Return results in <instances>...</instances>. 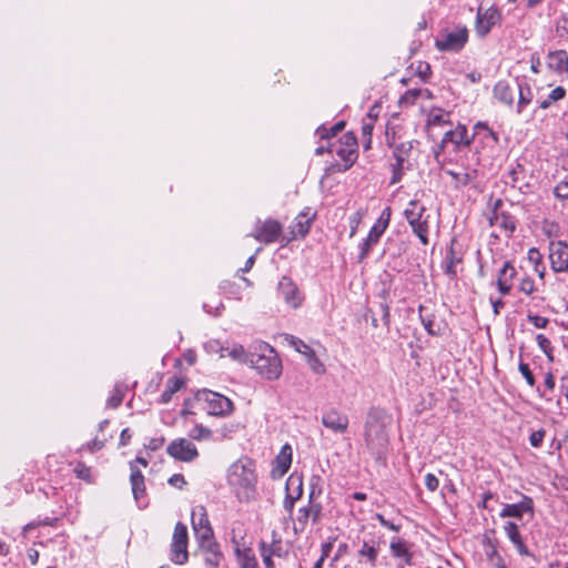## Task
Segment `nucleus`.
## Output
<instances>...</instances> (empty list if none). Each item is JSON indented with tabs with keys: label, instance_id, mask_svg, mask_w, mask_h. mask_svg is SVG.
<instances>
[{
	"label": "nucleus",
	"instance_id": "f257e3e1",
	"mask_svg": "<svg viewBox=\"0 0 568 568\" xmlns=\"http://www.w3.org/2000/svg\"><path fill=\"white\" fill-rule=\"evenodd\" d=\"M227 484L240 503H250L257 497V474L255 463L243 457L227 469Z\"/></svg>",
	"mask_w": 568,
	"mask_h": 568
},
{
	"label": "nucleus",
	"instance_id": "f03ea898",
	"mask_svg": "<svg viewBox=\"0 0 568 568\" xmlns=\"http://www.w3.org/2000/svg\"><path fill=\"white\" fill-rule=\"evenodd\" d=\"M250 364L266 379H277L282 374L280 357L272 346L263 342L254 345Z\"/></svg>",
	"mask_w": 568,
	"mask_h": 568
},
{
	"label": "nucleus",
	"instance_id": "7ed1b4c3",
	"mask_svg": "<svg viewBox=\"0 0 568 568\" xmlns=\"http://www.w3.org/2000/svg\"><path fill=\"white\" fill-rule=\"evenodd\" d=\"M404 216L410 225L413 233L419 239L422 244H428L429 215L426 214V207L417 200L408 202L404 210Z\"/></svg>",
	"mask_w": 568,
	"mask_h": 568
},
{
	"label": "nucleus",
	"instance_id": "20e7f679",
	"mask_svg": "<svg viewBox=\"0 0 568 568\" xmlns=\"http://www.w3.org/2000/svg\"><path fill=\"white\" fill-rule=\"evenodd\" d=\"M365 442L369 452L377 460L382 459L388 443L385 425L371 415L365 426Z\"/></svg>",
	"mask_w": 568,
	"mask_h": 568
},
{
	"label": "nucleus",
	"instance_id": "39448f33",
	"mask_svg": "<svg viewBox=\"0 0 568 568\" xmlns=\"http://www.w3.org/2000/svg\"><path fill=\"white\" fill-rule=\"evenodd\" d=\"M322 509L321 503L314 499V490H312L307 504L301 506L292 516L294 532H304L311 524H316L321 519Z\"/></svg>",
	"mask_w": 568,
	"mask_h": 568
},
{
	"label": "nucleus",
	"instance_id": "423d86ee",
	"mask_svg": "<svg viewBox=\"0 0 568 568\" xmlns=\"http://www.w3.org/2000/svg\"><path fill=\"white\" fill-rule=\"evenodd\" d=\"M478 159L473 158L466 164H457L454 168L445 169V173L449 175L454 181L456 189H463L470 186L474 189L478 187Z\"/></svg>",
	"mask_w": 568,
	"mask_h": 568
},
{
	"label": "nucleus",
	"instance_id": "0eeeda50",
	"mask_svg": "<svg viewBox=\"0 0 568 568\" xmlns=\"http://www.w3.org/2000/svg\"><path fill=\"white\" fill-rule=\"evenodd\" d=\"M468 40L466 27H456L453 30H446L440 33L436 40V47L440 51L456 52L464 48Z\"/></svg>",
	"mask_w": 568,
	"mask_h": 568
},
{
	"label": "nucleus",
	"instance_id": "6e6552de",
	"mask_svg": "<svg viewBox=\"0 0 568 568\" xmlns=\"http://www.w3.org/2000/svg\"><path fill=\"white\" fill-rule=\"evenodd\" d=\"M187 528L184 524L178 523L175 525L171 542V560L174 564L183 565L187 561Z\"/></svg>",
	"mask_w": 568,
	"mask_h": 568
},
{
	"label": "nucleus",
	"instance_id": "1a4fd4ad",
	"mask_svg": "<svg viewBox=\"0 0 568 568\" xmlns=\"http://www.w3.org/2000/svg\"><path fill=\"white\" fill-rule=\"evenodd\" d=\"M201 396L210 415L224 416L233 412V403L219 393L203 390Z\"/></svg>",
	"mask_w": 568,
	"mask_h": 568
},
{
	"label": "nucleus",
	"instance_id": "9d476101",
	"mask_svg": "<svg viewBox=\"0 0 568 568\" xmlns=\"http://www.w3.org/2000/svg\"><path fill=\"white\" fill-rule=\"evenodd\" d=\"M166 452L172 458L184 463H190L199 456L195 445L186 438L172 440Z\"/></svg>",
	"mask_w": 568,
	"mask_h": 568
},
{
	"label": "nucleus",
	"instance_id": "9b49d317",
	"mask_svg": "<svg viewBox=\"0 0 568 568\" xmlns=\"http://www.w3.org/2000/svg\"><path fill=\"white\" fill-rule=\"evenodd\" d=\"M277 291L281 298L291 308H298L304 301L300 288L290 277L283 276L280 280Z\"/></svg>",
	"mask_w": 568,
	"mask_h": 568
},
{
	"label": "nucleus",
	"instance_id": "f8f14e48",
	"mask_svg": "<svg viewBox=\"0 0 568 568\" xmlns=\"http://www.w3.org/2000/svg\"><path fill=\"white\" fill-rule=\"evenodd\" d=\"M501 19L499 10L495 7L483 10L478 9L476 16L475 30L479 37H485L489 33L491 28L497 24Z\"/></svg>",
	"mask_w": 568,
	"mask_h": 568
},
{
	"label": "nucleus",
	"instance_id": "ddd939ff",
	"mask_svg": "<svg viewBox=\"0 0 568 568\" xmlns=\"http://www.w3.org/2000/svg\"><path fill=\"white\" fill-rule=\"evenodd\" d=\"M322 425L334 434H344L349 424L347 415L336 408L325 410L321 418Z\"/></svg>",
	"mask_w": 568,
	"mask_h": 568
},
{
	"label": "nucleus",
	"instance_id": "4468645a",
	"mask_svg": "<svg viewBox=\"0 0 568 568\" xmlns=\"http://www.w3.org/2000/svg\"><path fill=\"white\" fill-rule=\"evenodd\" d=\"M549 260L555 272L568 270V244L562 241L551 242L549 245Z\"/></svg>",
	"mask_w": 568,
	"mask_h": 568
},
{
	"label": "nucleus",
	"instance_id": "2eb2a0df",
	"mask_svg": "<svg viewBox=\"0 0 568 568\" xmlns=\"http://www.w3.org/2000/svg\"><path fill=\"white\" fill-rule=\"evenodd\" d=\"M260 552L263 559V562L266 568H274V562L272 558L282 557L284 555V548L282 538H276L275 540H262L260 542Z\"/></svg>",
	"mask_w": 568,
	"mask_h": 568
},
{
	"label": "nucleus",
	"instance_id": "dca6fc26",
	"mask_svg": "<svg viewBox=\"0 0 568 568\" xmlns=\"http://www.w3.org/2000/svg\"><path fill=\"white\" fill-rule=\"evenodd\" d=\"M282 232V225L275 220H266L254 232L253 236L264 243L275 242Z\"/></svg>",
	"mask_w": 568,
	"mask_h": 568
},
{
	"label": "nucleus",
	"instance_id": "f3484780",
	"mask_svg": "<svg viewBox=\"0 0 568 568\" xmlns=\"http://www.w3.org/2000/svg\"><path fill=\"white\" fill-rule=\"evenodd\" d=\"M526 513L530 514V516L534 515V501L530 497L523 496L521 500L517 504H506L499 516L501 518L515 517L520 519Z\"/></svg>",
	"mask_w": 568,
	"mask_h": 568
},
{
	"label": "nucleus",
	"instance_id": "a211bd4d",
	"mask_svg": "<svg viewBox=\"0 0 568 568\" xmlns=\"http://www.w3.org/2000/svg\"><path fill=\"white\" fill-rule=\"evenodd\" d=\"M389 550L392 556L400 561V565H412V545L407 540L394 537L390 540Z\"/></svg>",
	"mask_w": 568,
	"mask_h": 568
},
{
	"label": "nucleus",
	"instance_id": "6ab92c4d",
	"mask_svg": "<svg viewBox=\"0 0 568 568\" xmlns=\"http://www.w3.org/2000/svg\"><path fill=\"white\" fill-rule=\"evenodd\" d=\"M302 478L300 476L291 475L286 481L287 495L284 500V508L286 511H293L294 504L302 496Z\"/></svg>",
	"mask_w": 568,
	"mask_h": 568
},
{
	"label": "nucleus",
	"instance_id": "aec40b11",
	"mask_svg": "<svg viewBox=\"0 0 568 568\" xmlns=\"http://www.w3.org/2000/svg\"><path fill=\"white\" fill-rule=\"evenodd\" d=\"M293 449L290 444L282 446L278 455L275 458V465L272 470L273 476L282 477L287 473L292 465Z\"/></svg>",
	"mask_w": 568,
	"mask_h": 568
},
{
	"label": "nucleus",
	"instance_id": "412c9836",
	"mask_svg": "<svg viewBox=\"0 0 568 568\" xmlns=\"http://www.w3.org/2000/svg\"><path fill=\"white\" fill-rule=\"evenodd\" d=\"M488 221L491 227L496 231H500L505 235H508L515 230L514 219L505 212L495 210L491 215L488 216Z\"/></svg>",
	"mask_w": 568,
	"mask_h": 568
},
{
	"label": "nucleus",
	"instance_id": "4be33fe9",
	"mask_svg": "<svg viewBox=\"0 0 568 568\" xmlns=\"http://www.w3.org/2000/svg\"><path fill=\"white\" fill-rule=\"evenodd\" d=\"M315 219V213L311 212V209H305L295 219L294 225L292 226V234L294 237H304Z\"/></svg>",
	"mask_w": 568,
	"mask_h": 568
},
{
	"label": "nucleus",
	"instance_id": "5701e85b",
	"mask_svg": "<svg viewBox=\"0 0 568 568\" xmlns=\"http://www.w3.org/2000/svg\"><path fill=\"white\" fill-rule=\"evenodd\" d=\"M471 139L473 138L468 135L466 126L458 124L454 130L445 133L443 144L447 145L448 143H452L455 146H467L470 144Z\"/></svg>",
	"mask_w": 568,
	"mask_h": 568
},
{
	"label": "nucleus",
	"instance_id": "b1692460",
	"mask_svg": "<svg viewBox=\"0 0 568 568\" xmlns=\"http://www.w3.org/2000/svg\"><path fill=\"white\" fill-rule=\"evenodd\" d=\"M547 64L556 73L568 77V54L565 50L550 52L547 55Z\"/></svg>",
	"mask_w": 568,
	"mask_h": 568
},
{
	"label": "nucleus",
	"instance_id": "393cba45",
	"mask_svg": "<svg viewBox=\"0 0 568 568\" xmlns=\"http://www.w3.org/2000/svg\"><path fill=\"white\" fill-rule=\"evenodd\" d=\"M516 275V270L514 265H511L509 262H506L501 270L499 271L498 277H497V287L498 291L506 295L510 292L513 286V280Z\"/></svg>",
	"mask_w": 568,
	"mask_h": 568
},
{
	"label": "nucleus",
	"instance_id": "a878e982",
	"mask_svg": "<svg viewBox=\"0 0 568 568\" xmlns=\"http://www.w3.org/2000/svg\"><path fill=\"white\" fill-rule=\"evenodd\" d=\"M392 211L390 207H385L375 224L372 226L367 237L369 239V242L378 243L381 236L388 227L389 221H390Z\"/></svg>",
	"mask_w": 568,
	"mask_h": 568
},
{
	"label": "nucleus",
	"instance_id": "bb28decb",
	"mask_svg": "<svg viewBox=\"0 0 568 568\" xmlns=\"http://www.w3.org/2000/svg\"><path fill=\"white\" fill-rule=\"evenodd\" d=\"M131 476L130 481L132 486V493L135 500H139L144 496L145 486H144V477L141 471L134 466L133 463H130Z\"/></svg>",
	"mask_w": 568,
	"mask_h": 568
},
{
	"label": "nucleus",
	"instance_id": "cd10ccee",
	"mask_svg": "<svg viewBox=\"0 0 568 568\" xmlns=\"http://www.w3.org/2000/svg\"><path fill=\"white\" fill-rule=\"evenodd\" d=\"M236 559L240 568H258L254 551L251 548H235Z\"/></svg>",
	"mask_w": 568,
	"mask_h": 568
},
{
	"label": "nucleus",
	"instance_id": "c85d7f7f",
	"mask_svg": "<svg viewBox=\"0 0 568 568\" xmlns=\"http://www.w3.org/2000/svg\"><path fill=\"white\" fill-rule=\"evenodd\" d=\"M349 145V148L337 145L333 151L336 153L338 158H341L345 162V170L348 169L356 159V139H351Z\"/></svg>",
	"mask_w": 568,
	"mask_h": 568
},
{
	"label": "nucleus",
	"instance_id": "c756f323",
	"mask_svg": "<svg viewBox=\"0 0 568 568\" xmlns=\"http://www.w3.org/2000/svg\"><path fill=\"white\" fill-rule=\"evenodd\" d=\"M494 95L500 102L511 105L515 99V92L505 81H499L494 88Z\"/></svg>",
	"mask_w": 568,
	"mask_h": 568
},
{
	"label": "nucleus",
	"instance_id": "7c9ffc66",
	"mask_svg": "<svg viewBox=\"0 0 568 568\" xmlns=\"http://www.w3.org/2000/svg\"><path fill=\"white\" fill-rule=\"evenodd\" d=\"M450 114L440 108H433L427 114V126L435 128L449 123Z\"/></svg>",
	"mask_w": 568,
	"mask_h": 568
},
{
	"label": "nucleus",
	"instance_id": "2f4dec72",
	"mask_svg": "<svg viewBox=\"0 0 568 568\" xmlns=\"http://www.w3.org/2000/svg\"><path fill=\"white\" fill-rule=\"evenodd\" d=\"M203 551L204 561L207 566L215 568L220 565L222 559V554L219 550V546L216 542L211 544L210 546L200 547Z\"/></svg>",
	"mask_w": 568,
	"mask_h": 568
},
{
	"label": "nucleus",
	"instance_id": "473e14b6",
	"mask_svg": "<svg viewBox=\"0 0 568 568\" xmlns=\"http://www.w3.org/2000/svg\"><path fill=\"white\" fill-rule=\"evenodd\" d=\"M505 531H506V535L508 536V538L511 540V542L516 546L517 550L521 555H527L528 551H527V548H526V546L524 545V542L521 540V537H520V534H519V530H518V526L515 523H513V521H508L505 525Z\"/></svg>",
	"mask_w": 568,
	"mask_h": 568
},
{
	"label": "nucleus",
	"instance_id": "72a5a7b5",
	"mask_svg": "<svg viewBox=\"0 0 568 568\" xmlns=\"http://www.w3.org/2000/svg\"><path fill=\"white\" fill-rule=\"evenodd\" d=\"M225 357H231L239 363H250L251 353H246L242 345H232L224 347Z\"/></svg>",
	"mask_w": 568,
	"mask_h": 568
},
{
	"label": "nucleus",
	"instance_id": "f704fd0d",
	"mask_svg": "<svg viewBox=\"0 0 568 568\" xmlns=\"http://www.w3.org/2000/svg\"><path fill=\"white\" fill-rule=\"evenodd\" d=\"M192 526L193 530L202 527H210V521L206 515V510L203 506H196L192 510Z\"/></svg>",
	"mask_w": 568,
	"mask_h": 568
},
{
	"label": "nucleus",
	"instance_id": "c9c22d12",
	"mask_svg": "<svg viewBox=\"0 0 568 568\" xmlns=\"http://www.w3.org/2000/svg\"><path fill=\"white\" fill-rule=\"evenodd\" d=\"M183 386V382L179 378H170L166 383L165 389L161 394V402L168 404L173 394H175Z\"/></svg>",
	"mask_w": 568,
	"mask_h": 568
},
{
	"label": "nucleus",
	"instance_id": "e433bc0d",
	"mask_svg": "<svg viewBox=\"0 0 568 568\" xmlns=\"http://www.w3.org/2000/svg\"><path fill=\"white\" fill-rule=\"evenodd\" d=\"M518 93H519V99H518V103H517V113L520 114V113H523L525 106H527L532 101L534 94L531 92V89L528 85H526V87L519 85Z\"/></svg>",
	"mask_w": 568,
	"mask_h": 568
},
{
	"label": "nucleus",
	"instance_id": "4c0bfd02",
	"mask_svg": "<svg viewBox=\"0 0 568 568\" xmlns=\"http://www.w3.org/2000/svg\"><path fill=\"white\" fill-rule=\"evenodd\" d=\"M420 97L429 98L430 93L428 92V90L412 89L406 91L405 94L402 95L399 103L402 105H409L413 104Z\"/></svg>",
	"mask_w": 568,
	"mask_h": 568
},
{
	"label": "nucleus",
	"instance_id": "58836bf2",
	"mask_svg": "<svg viewBox=\"0 0 568 568\" xmlns=\"http://www.w3.org/2000/svg\"><path fill=\"white\" fill-rule=\"evenodd\" d=\"M194 534L200 547L210 546L211 544L215 542L211 526L195 529Z\"/></svg>",
	"mask_w": 568,
	"mask_h": 568
},
{
	"label": "nucleus",
	"instance_id": "ea45409f",
	"mask_svg": "<svg viewBox=\"0 0 568 568\" xmlns=\"http://www.w3.org/2000/svg\"><path fill=\"white\" fill-rule=\"evenodd\" d=\"M358 555L361 557L367 558L371 566L374 567L376 565L378 549L375 546L369 545L367 541H364L361 549L358 550Z\"/></svg>",
	"mask_w": 568,
	"mask_h": 568
},
{
	"label": "nucleus",
	"instance_id": "a19ab883",
	"mask_svg": "<svg viewBox=\"0 0 568 568\" xmlns=\"http://www.w3.org/2000/svg\"><path fill=\"white\" fill-rule=\"evenodd\" d=\"M412 150V142L400 143L397 145L394 150V156L396 162H398L399 166H403L409 155V152Z\"/></svg>",
	"mask_w": 568,
	"mask_h": 568
},
{
	"label": "nucleus",
	"instance_id": "79ce46f5",
	"mask_svg": "<svg viewBox=\"0 0 568 568\" xmlns=\"http://www.w3.org/2000/svg\"><path fill=\"white\" fill-rule=\"evenodd\" d=\"M189 436L195 440H207L212 437V432L203 425H195L190 430Z\"/></svg>",
	"mask_w": 568,
	"mask_h": 568
},
{
	"label": "nucleus",
	"instance_id": "37998d69",
	"mask_svg": "<svg viewBox=\"0 0 568 568\" xmlns=\"http://www.w3.org/2000/svg\"><path fill=\"white\" fill-rule=\"evenodd\" d=\"M307 364L311 367V369L316 374H323L325 373V366L320 361V358L316 357L314 351L306 357Z\"/></svg>",
	"mask_w": 568,
	"mask_h": 568
},
{
	"label": "nucleus",
	"instance_id": "c03bdc74",
	"mask_svg": "<svg viewBox=\"0 0 568 568\" xmlns=\"http://www.w3.org/2000/svg\"><path fill=\"white\" fill-rule=\"evenodd\" d=\"M123 400V392L120 386H115L112 390L110 398L108 399V406L115 408Z\"/></svg>",
	"mask_w": 568,
	"mask_h": 568
},
{
	"label": "nucleus",
	"instance_id": "a18cd8bd",
	"mask_svg": "<svg viewBox=\"0 0 568 568\" xmlns=\"http://www.w3.org/2000/svg\"><path fill=\"white\" fill-rule=\"evenodd\" d=\"M344 122L341 121L336 123L334 126H332L329 130L323 126L317 129V134L320 138L325 139L328 138L329 135H335L337 132L342 131L344 129Z\"/></svg>",
	"mask_w": 568,
	"mask_h": 568
},
{
	"label": "nucleus",
	"instance_id": "49530a36",
	"mask_svg": "<svg viewBox=\"0 0 568 568\" xmlns=\"http://www.w3.org/2000/svg\"><path fill=\"white\" fill-rule=\"evenodd\" d=\"M204 347L210 354H217L221 358L225 357L224 346L219 341H209Z\"/></svg>",
	"mask_w": 568,
	"mask_h": 568
},
{
	"label": "nucleus",
	"instance_id": "de8ad7c7",
	"mask_svg": "<svg viewBox=\"0 0 568 568\" xmlns=\"http://www.w3.org/2000/svg\"><path fill=\"white\" fill-rule=\"evenodd\" d=\"M74 473L77 474V476L88 483H91L92 481V478H91V469L89 467H87L84 464H77V466L74 467Z\"/></svg>",
	"mask_w": 568,
	"mask_h": 568
},
{
	"label": "nucleus",
	"instance_id": "09e8293b",
	"mask_svg": "<svg viewBox=\"0 0 568 568\" xmlns=\"http://www.w3.org/2000/svg\"><path fill=\"white\" fill-rule=\"evenodd\" d=\"M536 287H535V283L534 281L526 276V277H523L519 282V291L527 294V295H531L534 292H535Z\"/></svg>",
	"mask_w": 568,
	"mask_h": 568
},
{
	"label": "nucleus",
	"instance_id": "8fccbe9b",
	"mask_svg": "<svg viewBox=\"0 0 568 568\" xmlns=\"http://www.w3.org/2000/svg\"><path fill=\"white\" fill-rule=\"evenodd\" d=\"M374 126V119L369 116V121L365 120L362 126L363 138L366 139V148L369 146L371 135Z\"/></svg>",
	"mask_w": 568,
	"mask_h": 568
},
{
	"label": "nucleus",
	"instance_id": "3c124183",
	"mask_svg": "<svg viewBox=\"0 0 568 568\" xmlns=\"http://www.w3.org/2000/svg\"><path fill=\"white\" fill-rule=\"evenodd\" d=\"M291 344L295 351L303 354L305 357H307L313 352V349L301 339L294 338L292 339Z\"/></svg>",
	"mask_w": 568,
	"mask_h": 568
},
{
	"label": "nucleus",
	"instance_id": "603ef678",
	"mask_svg": "<svg viewBox=\"0 0 568 568\" xmlns=\"http://www.w3.org/2000/svg\"><path fill=\"white\" fill-rule=\"evenodd\" d=\"M536 341L540 349L548 356H550L551 352V343L550 341L542 334H538L536 336Z\"/></svg>",
	"mask_w": 568,
	"mask_h": 568
},
{
	"label": "nucleus",
	"instance_id": "864d4df0",
	"mask_svg": "<svg viewBox=\"0 0 568 568\" xmlns=\"http://www.w3.org/2000/svg\"><path fill=\"white\" fill-rule=\"evenodd\" d=\"M519 372L521 373V375L524 376L529 386L535 385V378L528 364L521 362L519 364Z\"/></svg>",
	"mask_w": 568,
	"mask_h": 568
},
{
	"label": "nucleus",
	"instance_id": "5fc2aeb1",
	"mask_svg": "<svg viewBox=\"0 0 568 568\" xmlns=\"http://www.w3.org/2000/svg\"><path fill=\"white\" fill-rule=\"evenodd\" d=\"M546 432L544 429H538L529 436V443L532 447H540L544 438H545Z\"/></svg>",
	"mask_w": 568,
	"mask_h": 568
},
{
	"label": "nucleus",
	"instance_id": "6e6d98bb",
	"mask_svg": "<svg viewBox=\"0 0 568 568\" xmlns=\"http://www.w3.org/2000/svg\"><path fill=\"white\" fill-rule=\"evenodd\" d=\"M528 322L537 328H545L549 323L547 317L539 315H528Z\"/></svg>",
	"mask_w": 568,
	"mask_h": 568
},
{
	"label": "nucleus",
	"instance_id": "4d7b16f0",
	"mask_svg": "<svg viewBox=\"0 0 568 568\" xmlns=\"http://www.w3.org/2000/svg\"><path fill=\"white\" fill-rule=\"evenodd\" d=\"M58 523V519L57 518H47L42 521H39V523H30V524H27L24 527H23V531L27 532L28 530L30 529H33L40 525H48V526H55Z\"/></svg>",
	"mask_w": 568,
	"mask_h": 568
},
{
	"label": "nucleus",
	"instance_id": "13d9d810",
	"mask_svg": "<svg viewBox=\"0 0 568 568\" xmlns=\"http://www.w3.org/2000/svg\"><path fill=\"white\" fill-rule=\"evenodd\" d=\"M557 33L559 37L568 38V17H561L557 22Z\"/></svg>",
	"mask_w": 568,
	"mask_h": 568
},
{
	"label": "nucleus",
	"instance_id": "bf43d9fd",
	"mask_svg": "<svg viewBox=\"0 0 568 568\" xmlns=\"http://www.w3.org/2000/svg\"><path fill=\"white\" fill-rule=\"evenodd\" d=\"M425 485L428 490L435 491L439 486V480L434 474H427L425 476Z\"/></svg>",
	"mask_w": 568,
	"mask_h": 568
},
{
	"label": "nucleus",
	"instance_id": "052dcab7",
	"mask_svg": "<svg viewBox=\"0 0 568 568\" xmlns=\"http://www.w3.org/2000/svg\"><path fill=\"white\" fill-rule=\"evenodd\" d=\"M376 243L375 242H369V239L366 237L364 243L361 245V252H359V255H358V261L362 262L364 258L367 257L371 248L373 245H375Z\"/></svg>",
	"mask_w": 568,
	"mask_h": 568
},
{
	"label": "nucleus",
	"instance_id": "680f3d73",
	"mask_svg": "<svg viewBox=\"0 0 568 568\" xmlns=\"http://www.w3.org/2000/svg\"><path fill=\"white\" fill-rule=\"evenodd\" d=\"M555 195L559 199H568V181H562L555 187Z\"/></svg>",
	"mask_w": 568,
	"mask_h": 568
},
{
	"label": "nucleus",
	"instance_id": "e2e57ef3",
	"mask_svg": "<svg viewBox=\"0 0 568 568\" xmlns=\"http://www.w3.org/2000/svg\"><path fill=\"white\" fill-rule=\"evenodd\" d=\"M404 169H405V164L403 166H399L398 162H395L393 164V176L390 180L392 184H395L402 180Z\"/></svg>",
	"mask_w": 568,
	"mask_h": 568
},
{
	"label": "nucleus",
	"instance_id": "0e129e2a",
	"mask_svg": "<svg viewBox=\"0 0 568 568\" xmlns=\"http://www.w3.org/2000/svg\"><path fill=\"white\" fill-rule=\"evenodd\" d=\"M566 91L562 87L555 88L548 95L552 102H557L565 98Z\"/></svg>",
	"mask_w": 568,
	"mask_h": 568
},
{
	"label": "nucleus",
	"instance_id": "69168bd1",
	"mask_svg": "<svg viewBox=\"0 0 568 568\" xmlns=\"http://www.w3.org/2000/svg\"><path fill=\"white\" fill-rule=\"evenodd\" d=\"M528 260L535 265L541 264V254L537 248H530L528 252Z\"/></svg>",
	"mask_w": 568,
	"mask_h": 568
},
{
	"label": "nucleus",
	"instance_id": "338daca9",
	"mask_svg": "<svg viewBox=\"0 0 568 568\" xmlns=\"http://www.w3.org/2000/svg\"><path fill=\"white\" fill-rule=\"evenodd\" d=\"M376 518L377 520L379 521V524L390 530H394V531H398L399 530V527L394 525L393 523L388 521L387 519H385L381 514H377L376 515Z\"/></svg>",
	"mask_w": 568,
	"mask_h": 568
},
{
	"label": "nucleus",
	"instance_id": "774afa93",
	"mask_svg": "<svg viewBox=\"0 0 568 568\" xmlns=\"http://www.w3.org/2000/svg\"><path fill=\"white\" fill-rule=\"evenodd\" d=\"M130 439H131V433H130L129 428L123 429L120 435V445L125 446Z\"/></svg>",
	"mask_w": 568,
	"mask_h": 568
}]
</instances>
